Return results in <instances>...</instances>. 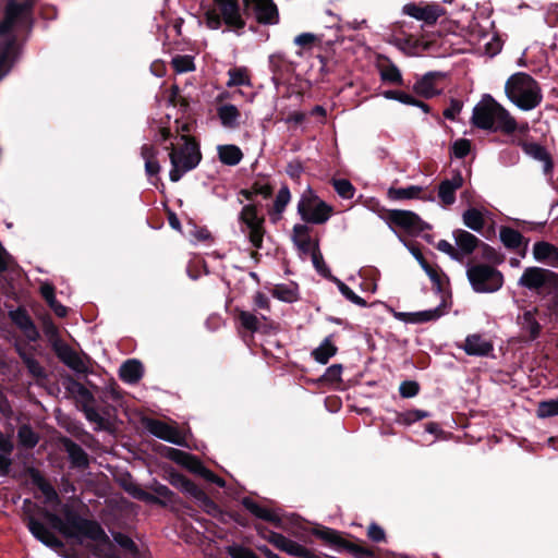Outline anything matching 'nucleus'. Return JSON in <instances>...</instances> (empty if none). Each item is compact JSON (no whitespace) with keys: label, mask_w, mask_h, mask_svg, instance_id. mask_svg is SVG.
Here are the masks:
<instances>
[{"label":"nucleus","mask_w":558,"mask_h":558,"mask_svg":"<svg viewBox=\"0 0 558 558\" xmlns=\"http://www.w3.org/2000/svg\"><path fill=\"white\" fill-rule=\"evenodd\" d=\"M441 303L434 310L411 313V324H423L437 320L445 315L447 310L446 294H441Z\"/></svg>","instance_id":"c9c22d12"},{"label":"nucleus","mask_w":558,"mask_h":558,"mask_svg":"<svg viewBox=\"0 0 558 558\" xmlns=\"http://www.w3.org/2000/svg\"><path fill=\"white\" fill-rule=\"evenodd\" d=\"M10 316L12 322L23 331L29 341L36 342L40 338L36 325L25 308L19 307L11 312Z\"/></svg>","instance_id":"393cba45"},{"label":"nucleus","mask_w":558,"mask_h":558,"mask_svg":"<svg viewBox=\"0 0 558 558\" xmlns=\"http://www.w3.org/2000/svg\"><path fill=\"white\" fill-rule=\"evenodd\" d=\"M521 146L526 155L544 162L545 174H551L554 169V161L550 154L546 150V148L543 145L535 142H523Z\"/></svg>","instance_id":"7c9ffc66"},{"label":"nucleus","mask_w":558,"mask_h":558,"mask_svg":"<svg viewBox=\"0 0 558 558\" xmlns=\"http://www.w3.org/2000/svg\"><path fill=\"white\" fill-rule=\"evenodd\" d=\"M461 348L471 356H488L494 350L493 342L478 333L469 335Z\"/></svg>","instance_id":"bb28decb"},{"label":"nucleus","mask_w":558,"mask_h":558,"mask_svg":"<svg viewBox=\"0 0 558 558\" xmlns=\"http://www.w3.org/2000/svg\"><path fill=\"white\" fill-rule=\"evenodd\" d=\"M228 87L250 85V77L246 68H232L228 71Z\"/></svg>","instance_id":"603ef678"},{"label":"nucleus","mask_w":558,"mask_h":558,"mask_svg":"<svg viewBox=\"0 0 558 558\" xmlns=\"http://www.w3.org/2000/svg\"><path fill=\"white\" fill-rule=\"evenodd\" d=\"M423 187L417 185H409L407 187H393L388 190V197L393 201L418 198Z\"/></svg>","instance_id":"49530a36"},{"label":"nucleus","mask_w":558,"mask_h":558,"mask_svg":"<svg viewBox=\"0 0 558 558\" xmlns=\"http://www.w3.org/2000/svg\"><path fill=\"white\" fill-rule=\"evenodd\" d=\"M380 78L385 83H390L395 85H403V78L400 70L396 64L389 62L387 65H383L379 69Z\"/></svg>","instance_id":"8fccbe9b"},{"label":"nucleus","mask_w":558,"mask_h":558,"mask_svg":"<svg viewBox=\"0 0 558 558\" xmlns=\"http://www.w3.org/2000/svg\"><path fill=\"white\" fill-rule=\"evenodd\" d=\"M151 490L154 492L153 495L162 499L163 504H157L160 507H166L179 501L178 495L163 484L155 483V485L151 486Z\"/></svg>","instance_id":"3c124183"},{"label":"nucleus","mask_w":558,"mask_h":558,"mask_svg":"<svg viewBox=\"0 0 558 558\" xmlns=\"http://www.w3.org/2000/svg\"><path fill=\"white\" fill-rule=\"evenodd\" d=\"M19 355H20L23 364L27 368L28 373L34 378H36V379H46L47 378V373H46L45 368L40 365V363L34 356H32L31 354H28L26 352L20 351V350H19Z\"/></svg>","instance_id":"de8ad7c7"},{"label":"nucleus","mask_w":558,"mask_h":558,"mask_svg":"<svg viewBox=\"0 0 558 558\" xmlns=\"http://www.w3.org/2000/svg\"><path fill=\"white\" fill-rule=\"evenodd\" d=\"M113 541L124 550L129 551L133 557L138 556V547L134 541L121 532L112 533Z\"/></svg>","instance_id":"052dcab7"},{"label":"nucleus","mask_w":558,"mask_h":558,"mask_svg":"<svg viewBox=\"0 0 558 558\" xmlns=\"http://www.w3.org/2000/svg\"><path fill=\"white\" fill-rule=\"evenodd\" d=\"M464 179L460 170H453L450 179L442 180L438 185V197L444 206L456 202V192L463 185Z\"/></svg>","instance_id":"b1692460"},{"label":"nucleus","mask_w":558,"mask_h":558,"mask_svg":"<svg viewBox=\"0 0 558 558\" xmlns=\"http://www.w3.org/2000/svg\"><path fill=\"white\" fill-rule=\"evenodd\" d=\"M453 238L457 244V251L460 252V263L463 262L465 256L471 255L478 248L480 244H483L482 240L463 229L454 230Z\"/></svg>","instance_id":"a878e982"},{"label":"nucleus","mask_w":558,"mask_h":558,"mask_svg":"<svg viewBox=\"0 0 558 558\" xmlns=\"http://www.w3.org/2000/svg\"><path fill=\"white\" fill-rule=\"evenodd\" d=\"M238 319L240 320L241 326L243 328H245L246 330H248L251 332L258 331L259 322H258V318L254 314L246 312V311H240L238 314Z\"/></svg>","instance_id":"0e129e2a"},{"label":"nucleus","mask_w":558,"mask_h":558,"mask_svg":"<svg viewBox=\"0 0 558 558\" xmlns=\"http://www.w3.org/2000/svg\"><path fill=\"white\" fill-rule=\"evenodd\" d=\"M143 423L146 429L155 437L178 446L184 445V439L177 427H173L163 421L150 417L144 418Z\"/></svg>","instance_id":"a211bd4d"},{"label":"nucleus","mask_w":558,"mask_h":558,"mask_svg":"<svg viewBox=\"0 0 558 558\" xmlns=\"http://www.w3.org/2000/svg\"><path fill=\"white\" fill-rule=\"evenodd\" d=\"M270 292L274 298L282 302L293 303L299 300V287L294 282L276 284Z\"/></svg>","instance_id":"ea45409f"},{"label":"nucleus","mask_w":558,"mask_h":558,"mask_svg":"<svg viewBox=\"0 0 558 558\" xmlns=\"http://www.w3.org/2000/svg\"><path fill=\"white\" fill-rule=\"evenodd\" d=\"M269 69L272 80L278 83L294 71V63L288 60L283 53H274L269 56Z\"/></svg>","instance_id":"2f4dec72"},{"label":"nucleus","mask_w":558,"mask_h":558,"mask_svg":"<svg viewBox=\"0 0 558 558\" xmlns=\"http://www.w3.org/2000/svg\"><path fill=\"white\" fill-rule=\"evenodd\" d=\"M412 254L429 277L436 292L439 294H447V286L449 284L448 277L440 269L430 266L418 248L412 250Z\"/></svg>","instance_id":"5701e85b"},{"label":"nucleus","mask_w":558,"mask_h":558,"mask_svg":"<svg viewBox=\"0 0 558 558\" xmlns=\"http://www.w3.org/2000/svg\"><path fill=\"white\" fill-rule=\"evenodd\" d=\"M51 349L57 357L69 368L75 371L76 373L87 372V367L81 356L68 343L60 340L57 343H52Z\"/></svg>","instance_id":"aec40b11"},{"label":"nucleus","mask_w":558,"mask_h":558,"mask_svg":"<svg viewBox=\"0 0 558 558\" xmlns=\"http://www.w3.org/2000/svg\"><path fill=\"white\" fill-rule=\"evenodd\" d=\"M17 442L25 449H33L39 442V435L29 424H22L17 429Z\"/></svg>","instance_id":"37998d69"},{"label":"nucleus","mask_w":558,"mask_h":558,"mask_svg":"<svg viewBox=\"0 0 558 558\" xmlns=\"http://www.w3.org/2000/svg\"><path fill=\"white\" fill-rule=\"evenodd\" d=\"M217 116L221 124L227 129H235L240 124L239 119L241 113L234 105L227 104L218 107Z\"/></svg>","instance_id":"58836bf2"},{"label":"nucleus","mask_w":558,"mask_h":558,"mask_svg":"<svg viewBox=\"0 0 558 558\" xmlns=\"http://www.w3.org/2000/svg\"><path fill=\"white\" fill-rule=\"evenodd\" d=\"M386 222L392 229L397 227L410 235H418L425 230H430L432 226L411 210L390 209L387 210Z\"/></svg>","instance_id":"ddd939ff"},{"label":"nucleus","mask_w":558,"mask_h":558,"mask_svg":"<svg viewBox=\"0 0 558 558\" xmlns=\"http://www.w3.org/2000/svg\"><path fill=\"white\" fill-rule=\"evenodd\" d=\"M59 442L68 453L72 469H87L89 466V457L78 444L66 436H61Z\"/></svg>","instance_id":"4be33fe9"},{"label":"nucleus","mask_w":558,"mask_h":558,"mask_svg":"<svg viewBox=\"0 0 558 558\" xmlns=\"http://www.w3.org/2000/svg\"><path fill=\"white\" fill-rule=\"evenodd\" d=\"M144 376L143 364L135 359L126 360L119 369V377L128 384H136Z\"/></svg>","instance_id":"f704fd0d"},{"label":"nucleus","mask_w":558,"mask_h":558,"mask_svg":"<svg viewBox=\"0 0 558 558\" xmlns=\"http://www.w3.org/2000/svg\"><path fill=\"white\" fill-rule=\"evenodd\" d=\"M332 186L343 199H351L355 194L354 185L347 179H332Z\"/></svg>","instance_id":"13d9d810"},{"label":"nucleus","mask_w":558,"mask_h":558,"mask_svg":"<svg viewBox=\"0 0 558 558\" xmlns=\"http://www.w3.org/2000/svg\"><path fill=\"white\" fill-rule=\"evenodd\" d=\"M172 68L178 73H186L195 70L194 58L189 54H178L171 61Z\"/></svg>","instance_id":"4d7b16f0"},{"label":"nucleus","mask_w":558,"mask_h":558,"mask_svg":"<svg viewBox=\"0 0 558 558\" xmlns=\"http://www.w3.org/2000/svg\"><path fill=\"white\" fill-rule=\"evenodd\" d=\"M162 448V454L166 458L170 459L179 465H182L196 475H198L204 466V463L196 456L190 452L167 446H163Z\"/></svg>","instance_id":"412c9836"},{"label":"nucleus","mask_w":558,"mask_h":558,"mask_svg":"<svg viewBox=\"0 0 558 558\" xmlns=\"http://www.w3.org/2000/svg\"><path fill=\"white\" fill-rule=\"evenodd\" d=\"M462 220L465 227L480 232L485 226V218L481 210L475 207H470L462 215Z\"/></svg>","instance_id":"a18cd8bd"},{"label":"nucleus","mask_w":558,"mask_h":558,"mask_svg":"<svg viewBox=\"0 0 558 558\" xmlns=\"http://www.w3.org/2000/svg\"><path fill=\"white\" fill-rule=\"evenodd\" d=\"M402 14L416 21L423 22L420 31L424 32V26H434L437 21L446 14V9L438 2H409L402 7Z\"/></svg>","instance_id":"f8f14e48"},{"label":"nucleus","mask_w":558,"mask_h":558,"mask_svg":"<svg viewBox=\"0 0 558 558\" xmlns=\"http://www.w3.org/2000/svg\"><path fill=\"white\" fill-rule=\"evenodd\" d=\"M472 123L482 130L501 131L506 134L517 130L514 118L490 95H484L482 101L474 107Z\"/></svg>","instance_id":"f03ea898"},{"label":"nucleus","mask_w":558,"mask_h":558,"mask_svg":"<svg viewBox=\"0 0 558 558\" xmlns=\"http://www.w3.org/2000/svg\"><path fill=\"white\" fill-rule=\"evenodd\" d=\"M537 308L532 311H525L522 315L517 318V324L521 330L527 335L529 341L536 340L542 331V326L536 319Z\"/></svg>","instance_id":"c85d7f7f"},{"label":"nucleus","mask_w":558,"mask_h":558,"mask_svg":"<svg viewBox=\"0 0 558 558\" xmlns=\"http://www.w3.org/2000/svg\"><path fill=\"white\" fill-rule=\"evenodd\" d=\"M478 248H481V255L485 260L494 265H500L504 263L505 255L496 251L493 246L488 245L487 243L483 242V244H480Z\"/></svg>","instance_id":"680f3d73"},{"label":"nucleus","mask_w":558,"mask_h":558,"mask_svg":"<svg viewBox=\"0 0 558 558\" xmlns=\"http://www.w3.org/2000/svg\"><path fill=\"white\" fill-rule=\"evenodd\" d=\"M268 542L272 544L277 549L287 553L288 555L295 556L299 558H318L311 549L292 541L284 535L269 531L266 536Z\"/></svg>","instance_id":"f3484780"},{"label":"nucleus","mask_w":558,"mask_h":558,"mask_svg":"<svg viewBox=\"0 0 558 558\" xmlns=\"http://www.w3.org/2000/svg\"><path fill=\"white\" fill-rule=\"evenodd\" d=\"M328 31L333 33L332 37H327L325 32L319 33H301L294 37L293 43L299 47L296 50V56L303 57V54L313 48L317 47L320 50H326L327 48L332 50V47L342 43L343 36L341 33V27H330Z\"/></svg>","instance_id":"9d476101"},{"label":"nucleus","mask_w":558,"mask_h":558,"mask_svg":"<svg viewBox=\"0 0 558 558\" xmlns=\"http://www.w3.org/2000/svg\"><path fill=\"white\" fill-rule=\"evenodd\" d=\"M290 199L291 193L289 186L287 184H283L276 196V199L272 205V210L270 211V214L281 215L284 211Z\"/></svg>","instance_id":"5fc2aeb1"},{"label":"nucleus","mask_w":558,"mask_h":558,"mask_svg":"<svg viewBox=\"0 0 558 558\" xmlns=\"http://www.w3.org/2000/svg\"><path fill=\"white\" fill-rule=\"evenodd\" d=\"M298 213L305 223L323 225L329 220L333 208L317 195H303L298 204Z\"/></svg>","instance_id":"9b49d317"},{"label":"nucleus","mask_w":558,"mask_h":558,"mask_svg":"<svg viewBox=\"0 0 558 558\" xmlns=\"http://www.w3.org/2000/svg\"><path fill=\"white\" fill-rule=\"evenodd\" d=\"M313 534L326 544L333 546L339 550H347L354 558H369L374 556L372 549L343 538L341 534L333 529L320 526L315 529Z\"/></svg>","instance_id":"4468645a"},{"label":"nucleus","mask_w":558,"mask_h":558,"mask_svg":"<svg viewBox=\"0 0 558 558\" xmlns=\"http://www.w3.org/2000/svg\"><path fill=\"white\" fill-rule=\"evenodd\" d=\"M311 228L307 225L296 223L293 227L292 241L303 255H308L314 250V242L310 235Z\"/></svg>","instance_id":"473e14b6"},{"label":"nucleus","mask_w":558,"mask_h":558,"mask_svg":"<svg viewBox=\"0 0 558 558\" xmlns=\"http://www.w3.org/2000/svg\"><path fill=\"white\" fill-rule=\"evenodd\" d=\"M15 46V38H9L3 46L2 51L0 52V80L9 72L10 70V54Z\"/></svg>","instance_id":"864d4df0"},{"label":"nucleus","mask_w":558,"mask_h":558,"mask_svg":"<svg viewBox=\"0 0 558 558\" xmlns=\"http://www.w3.org/2000/svg\"><path fill=\"white\" fill-rule=\"evenodd\" d=\"M505 93L509 100L523 111L533 110L543 100L538 82L525 72L512 74L505 84Z\"/></svg>","instance_id":"7ed1b4c3"},{"label":"nucleus","mask_w":558,"mask_h":558,"mask_svg":"<svg viewBox=\"0 0 558 558\" xmlns=\"http://www.w3.org/2000/svg\"><path fill=\"white\" fill-rule=\"evenodd\" d=\"M411 27L405 21L397 22L395 25V32L401 36L396 38V45L409 53H416L418 50H430L438 46V39L440 34L429 35L428 33L421 32L420 36L414 34H408L404 28Z\"/></svg>","instance_id":"1a4fd4ad"},{"label":"nucleus","mask_w":558,"mask_h":558,"mask_svg":"<svg viewBox=\"0 0 558 558\" xmlns=\"http://www.w3.org/2000/svg\"><path fill=\"white\" fill-rule=\"evenodd\" d=\"M14 450L12 439L0 430V475L8 476L13 464L11 458Z\"/></svg>","instance_id":"72a5a7b5"},{"label":"nucleus","mask_w":558,"mask_h":558,"mask_svg":"<svg viewBox=\"0 0 558 558\" xmlns=\"http://www.w3.org/2000/svg\"><path fill=\"white\" fill-rule=\"evenodd\" d=\"M216 9H209L205 13V24L209 29H219L222 24L229 31L239 33L246 22L243 19L239 0H214Z\"/></svg>","instance_id":"39448f33"},{"label":"nucleus","mask_w":558,"mask_h":558,"mask_svg":"<svg viewBox=\"0 0 558 558\" xmlns=\"http://www.w3.org/2000/svg\"><path fill=\"white\" fill-rule=\"evenodd\" d=\"M332 282L337 284L341 294L353 304L359 305L361 307H366L368 305L366 300L359 296L349 286H347L337 277L332 280Z\"/></svg>","instance_id":"6e6d98bb"},{"label":"nucleus","mask_w":558,"mask_h":558,"mask_svg":"<svg viewBox=\"0 0 558 558\" xmlns=\"http://www.w3.org/2000/svg\"><path fill=\"white\" fill-rule=\"evenodd\" d=\"M219 160L227 166H236L243 158L242 150L236 145H220L218 146Z\"/></svg>","instance_id":"a19ab883"},{"label":"nucleus","mask_w":558,"mask_h":558,"mask_svg":"<svg viewBox=\"0 0 558 558\" xmlns=\"http://www.w3.org/2000/svg\"><path fill=\"white\" fill-rule=\"evenodd\" d=\"M227 554L231 558H259L253 549L238 544L228 546Z\"/></svg>","instance_id":"69168bd1"},{"label":"nucleus","mask_w":558,"mask_h":558,"mask_svg":"<svg viewBox=\"0 0 558 558\" xmlns=\"http://www.w3.org/2000/svg\"><path fill=\"white\" fill-rule=\"evenodd\" d=\"M123 489L133 498L144 501L146 504H163L162 499L156 497L151 493L146 492L137 483H124Z\"/></svg>","instance_id":"79ce46f5"},{"label":"nucleus","mask_w":558,"mask_h":558,"mask_svg":"<svg viewBox=\"0 0 558 558\" xmlns=\"http://www.w3.org/2000/svg\"><path fill=\"white\" fill-rule=\"evenodd\" d=\"M429 413L423 410H410L403 413H399L397 422L404 425H411L417 421L428 417Z\"/></svg>","instance_id":"e2e57ef3"},{"label":"nucleus","mask_w":558,"mask_h":558,"mask_svg":"<svg viewBox=\"0 0 558 558\" xmlns=\"http://www.w3.org/2000/svg\"><path fill=\"white\" fill-rule=\"evenodd\" d=\"M466 277L472 289L477 293H493L501 289L504 284L501 271L487 264L469 265Z\"/></svg>","instance_id":"0eeeda50"},{"label":"nucleus","mask_w":558,"mask_h":558,"mask_svg":"<svg viewBox=\"0 0 558 558\" xmlns=\"http://www.w3.org/2000/svg\"><path fill=\"white\" fill-rule=\"evenodd\" d=\"M243 14L254 16L260 25H276L280 21L279 10L274 0H242Z\"/></svg>","instance_id":"dca6fc26"},{"label":"nucleus","mask_w":558,"mask_h":558,"mask_svg":"<svg viewBox=\"0 0 558 558\" xmlns=\"http://www.w3.org/2000/svg\"><path fill=\"white\" fill-rule=\"evenodd\" d=\"M62 515L33 504L31 499H25L23 505V522L32 535L47 547L61 549L64 543L59 538L54 531H58L65 538L82 541L83 537L99 542L108 547V551L102 555L104 558H120L114 551V546L110 538L96 520L83 518L75 509L69 505H63Z\"/></svg>","instance_id":"f257e3e1"},{"label":"nucleus","mask_w":558,"mask_h":558,"mask_svg":"<svg viewBox=\"0 0 558 558\" xmlns=\"http://www.w3.org/2000/svg\"><path fill=\"white\" fill-rule=\"evenodd\" d=\"M180 140L184 143L182 147L177 148L173 143L166 147L170 150L169 178L172 182H178L184 173L195 169L202 160L199 144L193 136L181 134Z\"/></svg>","instance_id":"20e7f679"},{"label":"nucleus","mask_w":558,"mask_h":558,"mask_svg":"<svg viewBox=\"0 0 558 558\" xmlns=\"http://www.w3.org/2000/svg\"><path fill=\"white\" fill-rule=\"evenodd\" d=\"M310 255L312 257L313 266L316 269V271L324 278L332 281L336 277L331 274L329 267L325 263L324 256L319 248L318 240H315L314 250H312V253Z\"/></svg>","instance_id":"c03bdc74"},{"label":"nucleus","mask_w":558,"mask_h":558,"mask_svg":"<svg viewBox=\"0 0 558 558\" xmlns=\"http://www.w3.org/2000/svg\"><path fill=\"white\" fill-rule=\"evenodd\" d=\"M518 286L546 301L553 293L558 292V272L548 268L530 266L523 270Z\"/></svg>","instance_id":"423d86ee"},{"label":"nucleus","mask_w":558,"mask_h":558,"mask_svg":"<svg viewBox=\"0 0 558 558\" xmlns=\"http://www.w3.org/2000/svg\"><path fill=\"white\" fill-rule=\"evenodd\" d=\"M452 155L458 159H463L471 151V141L466 138L457 140L451 147Z\"/></svg>","instance_id":"774afa93"},{"label":"nucleus","mask_w":558,"mask_h":558,"mask_svg":"<svg viewBox=\"0 0 558 558\" xmlns=\"http://www.w3.org/2000/svg\"><path fill=\"white\" fill-rule=\"evenodd\" d=\"M446 74L442 72L430 71L418 77L413 85V93L418 97L430 99L441 94L437 87V82L444 80Z\"/></svg>","instance_id":"6ab92c4d"},{"label":"nucleus","mask_w":558,"mask_h":558,"mask_svg":"<svg viewBox=\"0 0 558 558\" xmlns=\"http://www.w3.org/2000/svg\"><path fill=\"white\" fill-rule=\"evenodd\" d=\"M337 352L338 348L333 344V335H329L323 340L318 348L312 351V356L316 362L327 364Z\"/></svg>","instance_id":"e433bc0d"},{"label":"nucleus","mask_w":558,"mask_h":558,"mask_svg":"<svg viewBox=\"0 0 558 558\" xmlns=\"http://www.w3.org/2000/svg\"><path fill=\"white\" fill-rule=\"evenodd\" d=\"M251 187L256 196L260 195L265 199L272 196L275 189L274 185L269 182L268 177L262 173L257 174Z\"/></svg>","instance_id":"09e8293b"},{"label":"nucleus","mask_w":558,"mask_h":558,"mask_svg":"<svg viewBox=\"0 0 558 558\" xmlns=\"http://www.w3.org/2000/svg\"><path fill=\"white\" fill-rule=\"evenodd\" d=\"M499 238L502 244L508 250L514 251L523 246V250L522 252H520V255L522 257L525 256V251L529 241L524 239V236L518 230L511 227L502 226L499 230Z\"/></svg>","instance_id":"c756f323"},{"label":"nucleus","mask_w":558,"mask_h":558,"mask_svg":"<svg viewBox=\"0 0 558 558\" xmlns=\"http://www.w3.org/2000/svg\"><path fill=\"white\" fill-rule=\"evenodd\" d=\"M43 331L46 335L50 345L52 347V343H57L61 340L59 336V330L56 324L53 323L50 315L46 314L43 319Z\"/></svg>","instance_id":"bf43d9fd"},{"label":"nucleus","mask_w":558,"mask_h":558,"mask_svg":"<svg viewBox=\"0 0 558 558\" xmlns=\"http://www.w3.org/2000/svg\"><path fill=\"white\" fill-rule=\"evenodd\" d=\"M239 221L248 230V241L256 248L263 247L265 235V218L258 215V206L256 204L244 205L239 214Z\"/></svg>","instance_id":"2eb2a0df"},{"label":"nucleus","mask_w":558,"mask_h":558,"mask_svg":"<svg viewBox=\"0 0 558 558\" xmlns=\"http://www.w3.org/2000/svg\"><path fill=\"white\" fill-rule=\"evenodd\" d=\"M40 294L44 298V300L47 302L48 306L53 311V313L60 317L63 318L68 315V307L62 305L57 299H56V291L54 287L50 283H45L40 287Z\"/></svg>","instance_id":"4c0bfd02"},{"label":"nucleus","mask_w":558,"mask_h":558,"mask_svg":"<svg viewBox=\"0 0 558 558\" xmlns=\"http://www.w3.org/2000/svg\"><path fill=\"white\" fill-rule=\"evenodd\" d=\"M558 415V398L551 399L547 401H542L537 407V416L538 417H549Z\"/></svg>","instance_id":"338daca9"},{"label":"nucleus","mask_w":558,"mask_h":558,"mask_svg":"<svg viewBox=\"0 0 558 558\" xmlns=\"http://www.w3.org/2000/svg\"><path fill=\"white\" fill-rule=\"evenodd\" d=\"M169 482L175 488L189 494L191 497L197 500L199 506L209 515L214 518H220L223 515L220 507L210 497H208V495L199 486H197L185 475L179 472H172L170 473Z\"/></svg>","instance_id":"6e6552de"},{"label":"nucleus","mask_w":558,"mask_h":558,"mask_svg":"<svg viewBox=\"0 0 558 558\" xmlns=\"http://www.w3.org/2000/svg\"><path fill=\"white\" fill-rule=\"evenodd\" d=\"M535 260L558 268V247L546 241H537L533 245Z\"/></svg>","instance_id":"cd10ccee"}]
</instances>
